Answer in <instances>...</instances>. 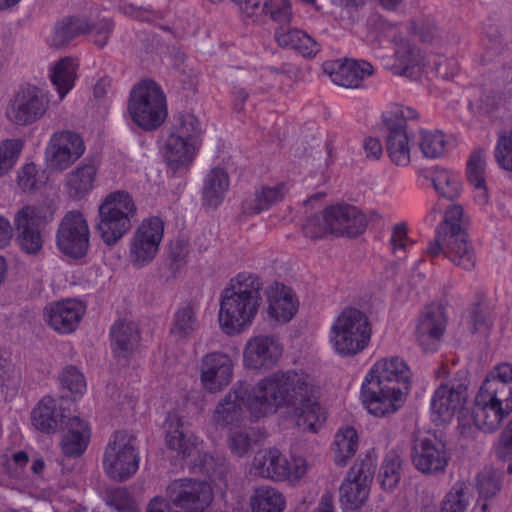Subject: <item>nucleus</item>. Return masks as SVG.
Segmentation results:
<instances>
[{"mask_svg": "<svg viewBox=\"0 0 512 512\" xmlns=\"http://www.w3.org/2000/svg\"><path fill=\"white\" fill-rule=\"evenodd\" d=\"M254 474L273 481H298L307 472L306 460L293 457L288 460L278 449L259 452L253 460Z\"/></svg>", "mask_w": 512, "mask_h": 512, "instance_id": "11", "label": "nucleus"}, {"mask_svg": "<svg viewBox=\"0 0 512 512\" xmlns=\"http://www.w3.org/2000/svg\"><path fill=\"white\" fill-rule=\"evenodd\" d=\"M418 175L430 180L436 193L442 197L453 200L462 193L461 174L453 169L435 165L420 169Z\"/></svg>", "mask_w": 512, "mask_h": 512, "instance_id": "28", "label": "nucleus"}, {"mask_svg": "<svg viewBox=\"0 0 512 512\" xmlns=\"http://www.w3.org/2000/svg\"><path fill=\"white\" fill-rule=\"evenodd\" d=\"M85 313L86 306L82 301L65 299L48 305L45 308L44 316L53 330L68 334L78 327Z\"/></svg>", "mask_w": 512, "mask_h": 512, "instance_id": "21", "label": "nucleus"}, {"mask_svg": "<svg viewBox=\"0 0 512 512\" xmlns=\"http://www.w3.org/2000/svg\"><path fill=\"white\" fill-rule=\"evenodd\" d=\"M486 153L482 149L474 150L466 164V176L470 184L485 181Z\"/></svg>", "mask_w": 512, "mask_h": 512, "instance_id": "58", "label": "nucleus"}, {"mask_svg": "<svg viewBox=\"0 0 512 512\" xmlns=\"http://www.w3.org/2000/svg\"><path fill=\"white\" fill-rule=\"evenodd\" d=\"M164 236V222L160 217L151 216L142 220L133 237L143 242L160 246Z\"/></svg>", "mask_w": 512, "mask_h": 512, "instance_id": "50", "label": "nucleus"}, {"mask_svg": "<svg viewBox=\"0 0 512 512\" xmlns=\"http://www.w3.org/2000/svg\"><path fill=\"white\" fill-rule=\"evenodd\" d=\"M50 207L45 205L26 206L15 216L14 222L18 231V243L28 254L38 253L43 244L40 226L52 217Z\"/></svg>", "mask_w": 512, "mask_h": 512, "instance_id": "18", "label": "nucleus"}, {"mask_svg": "<svg viewBox=\"0 0 512 512\" xmlns=\"http://www.w3.org/2000/svg\"><path fill=\"white\" fill-rule=\"evenodd\" d=\"M166 493L169 501L183 512H205L214 498L207 482L188 478L171 482Z\"/></svg>", "mask_w": 512, "mask_h": 512, "instance_id": "14", "label": "nucleus"}, {"mask_svg": "<svg viewBox=\"0 0 512 512\" xmlns=\"http://www.w3.org/2000/svg\"><path fill=\"white\" fill-rule=\"evenodd\" d=\"M196 328V315L191 306L177 310L170 329L169 341L180 344L191 338Z\"/></svg>", "mask_w": 512, "mask_h": 512, "instance_id": "42", "label": "nucleus"}, {"mask_svg": "<svg viewBox=\"0 0 512 512\" xmlns=\"http://www.w3.org/2000/svg\"><path fill=\"white\" fill-rule=\"evenodd\" d=\"M448 316L442 303H431L423 308L416 324V337L423 346L440 342L446 332Z\"/></svg>", "mask_w": 512, "mask_h": 512, "instance_id": "23", "label": "nucleus"}, {"mask_svg": "<svg viewBox=\"0 0 512 512\" xmlns=\"http://www.w3.org/2000/svg\"><path fill=\"white\" fill-rule=\"evenodd\" d=\"M279 355L280 354H244V365L247 369L265 372L278 364Z\"/></svg>", "mask_w": 512, "mask_h": 512, "instance_id": "63", "label": "nucleus"}, {"mask_svg": "<svg viewBox=\"0 0 512 512\" xmlns=\"http://www.w3.org/2000/svg\"><path fill=\"white\" fill-rule=\"evenodd\" d=\"M166 444L176 450L183 458L192 455L195 444L182 430V423L177 413H169L165 422Z\"/></svg>", "mask_w": 512, "mask_h": 512, "instance_id": "35", "label": "nucleus"}, {"mask_svg": "<svg viewBox=\"0 0 512 512\" xmlns=\"http://www.w3.org/2000/svg\"><path fill=\"white\" fill-rule=\"evenodd\" d=\"M414 241L408 234L407 225L404 222L397 223L393 226L390 236V246L394 253L405 252L412 247Z\"/></svg>", "mask_w": 512, "mask_h": 512, "instance_id": "64", "label": "nucleus"}, {"mask_svg": "<svg viewBox=\"0 0 512 512\" xmlns=\"http://www.w3.org/2000/svg\"><path fill=\"white\" fill-rule=\"evenodd\" d=\"M248 17L270 15L279 22L291 19V8L287 0H232Z\"/></svg>", "mask_w": 512, "mask_h": 512, "instance_id": "30", "label": "nucleus"}, {"mask_svg": "<svg viewBox=\"0 0 512 512\" xmlns=\"http://www.w3.org/2000/svg\"><path fill=\"white\" fill-rule=\"evenodd\" d=\"M201 469L212 478L226 480L229 464L223 457L204 454L201 458Z\"/></svg>", "mask_w": 512, "mask_h": 512, "instance_id": "61", "label": "nucleus"}, {"mask_svg": "<svg viewBox=\"0 0 512 512\" xmlns=\"http://www.w3.org/2000/svg\"><path fill=\"white\" fill-rule=\"evenodd\" d=\"M476 485L481 497H494L500 490V475L493 469H485L478 474Z\"/></svg>", "mask_w": 512, "mask_h": 512, "instance_id": "59", "label": "nucleus"}, {"mask_svg": "<svg viewBox=\"0 0 512 512\" xmlns=\"http://www.w3.org/2000/svg\"><path fill=\"white\" fill-rule=\"evenodd\" d=\"M442 232V239L449 245L448 259L456 266L471 270L476 264V255L466 230L463 227V217L457 221L455 230L447 236Z\"/></svg>", "mask_w": 512, "mask_h": 512, "instance_id": "27", "label": "nucleus"}, {"mask_svg": "<svg viewBox=\"0 0 512 512\" xmlns=\"http://www.w3.org/2000/svg\"><path fill=\"white\" fill-rule=\"evenodd\" d=\"M450 455L446 444L436 435H416L413 439L411 460L415 468L427 475L445 471Z\"/></svg>", "mask_w": 512, "mask_h": 512, "instance_id": "15", "label": "nucleus"}, {"mask_svg": "<svg viewBox=\"0 0 512 512\" xmlns=\"http://www.w3.org/2000/svg\"><path fill=\"white\" fill-rule=\"evenodd\" d=\"M417 141L423 156L429 159L443 156L448 145V137L437 130H420Z\"/></svg>", "mask_w": 512, "mask_h": 512, "instance_id": "47", "label": "nucleus"}, {"mask_svg": "<svg viewBox=\"0 0 512 512\" xmlns=\"http://www.w3.org/2000/svg\"><path fill=\"white\" fill-rule=\"evenodd\" d=\"M317 393L318 387L308 374L276 372L257 383L250 409L257 416H267L281 407H292L297 426L316 432L327 418Z\"/></svg>", "mask_w": 512, "mask_h": 512, "instance_id": "1", "label": "nucleus"}, {"mask_svg": "<svg viewBox=\"0 0 512 512\" xmlns=\"http://www.w3.org/2000/svg\"><path fill=\"white\" fill-rule=\"evenodd\" d=\"M106 503L117 512H137L134 500L125 488L110 491L107 494Z\"/></svg>", "mask_w": 512, "mask_h": 512, "instance_id": "62", "label": "nucleus"}, {"mask_svg": "<svg viewBox=\"0 0 512 512\" xmlns=\"http://www.w3.org/2000/svg\"><path fill=\"white\" fill-rule=\"evenodd\" d=\"M494 157L500 168L512 172V128L499 133L494 147Z\"/></svg>", "mask_w": 512, "mask_h": 512, "instance_id": "56", "label": "nucleus"}, {"mask_svg": "<svg viewBox=\"0 0 512 512\" xmlns=\"http://www.w3.org/2000/svg\"><path fill=\"white\" fill-rule=\"evenodd\" d=\"M261 283L250 272L233 277L221 294L218 323L221 331L229 336L247 331L255 321L261 303Z\"/></svg>", "mask_w": 512, "mask_h": 512, "instance_id": "3", "label": "nucleus"}, {"mask_svg": "<svg viewBox=\"0 0 512 512\" xmlns=\"http://www.w3.org/2000/svg\"><path fill=\"white\" fill-rule=\"evenodd\" d=\"M136 215V205L126 191H114L107 194L99 205L98 231L103 241L114 244L131 228Z\"/></svg>", "mask_w": 512, "mask_h": 512, "instance_id": "7", "label": "nucleus"}, {"mask_svg": "<svg viewBox=\"0 0 512 512\" xmlns=\"http://www.w3.org/2000/svg\"><path fill=\"white\" fill-rule=\"evenodd\" d=\"M477 394L488 402L500 406L506 410V413L512 412V383L505 384L499 380L487 378Z\"/></svg>", "mask_w": 512, "mask_h": 512, "instance_id": "41", "label": "nucleus"}, {"mask_svg": "<svg viewBox=\"0 0 512 512\" xmlns=\"http://www.w3.org/2000/svg\"><path fill=\"white\" fill-rule=\"evenodd\" d=\"M277 43L282 47H287L298 51L304 57L315 55L319 51L318 43L307 33L298 29L283 28L275 33Z\"/></svg>", "mask_w": 512, "mask_h": 512, "instance_id": "36", "label": "nucleus"}, {"mask_svg": "<svg viewBox=\"0 0 512 512\" xmlns=\"http://www.w3.org/2000/svg\"><path fill=\"white\" fill-rule=\"evenodd\" d=\"M251 507L253 512H282L285 498L277 489L261 486L255 489L251 497Z\"/></svg>", "mask_w": 512, "mask_h": 512, "instance_id": "44", "label": "nucleus"}, {"mask_svg": "<svg viewBox=\"0 0 512 512\" xmlns=\"http://www.w3.org/2000/svg\"><path fill=\"white\" fill-rule=\"evenodd\" d=\"M256 442V433L252 428L231 431L227 439L230 451L238 457L248 454Z\"/></svg>", "mask_w": 512, "mask_h": 512, "instance_id": "53", "label": "nucleus"}, {"mask_svg": "<svg viewBox=\"0 0 512 512\" xmlns=\"http://www.w3.org/2000/svg\"><path fill=\"white\" fill-rule=\"evenodd\" d=\"M233 376V363L228 354H205L201 364V381L210 392L228 386Z\"/></svg>", "mask_w": 512, "mask_h": 512, "instance_id": "25", "label": "nucleus"}, {"mask_svg": "<svg viewBox=\"0 0 512 512\" xmlns=\"http://www.w3.org/2000/svg\"><path fill=\"white\" fill-rule=\"evenodd\" d=\"M97 168L93 164H84L71 172L66 179V190L71 198L80 199L94 188Z\"/></svg>", "mask_w": 512, "mask_h": 512, "instance_id": "38", "label": "nucleus"}, {"mask_svg": "<svg viewBox=\"0 0 512 512\" xmlns=\"http://www.w3.org/2000/svg\"><path fill=\"white\" fill-rule=\"evenodd\" d=\"M266 313L276 323L290 322L299 308V301L293 290L283 284L275 283L265 290Z\"/></svg>", "mask_w": 512, "mask_h": 512, "instance_id": "24", "label": "nucleus"}, {"mask_svg": "<svg viewBox=\"0 0 512 512\" xmlns=\"http://www.w3.org/2000/svg\"><path fill=\"white\" fill-rule=\"evenodd\" d=\"M49 107L48 93L34 85L19 88L9 101L5 115L17 125H29L42 118Z\"/></svg>", "mask_w": 512, "mask_h": 512, "instance_id": "12", "label": "nucleus"}, {"mask_svg": "<svg viewBox=\"0 0 512 512\" xmlns=\"http://www.w3.org/2000/svg\"><path fill=\"white\" fill-rule=\"evenodd\" d=\"M371 334L368 317L357 308L346 307L332 321L329 342L335 352H362Z\"/></svg>", "mask_w": 512, "mask_h": 512, "instance_id": "6", "label": "nucleus"}, {"mask_svg": "<svg viewBox=\"0 0 512 512\" xmlns=\"http://www.w3.org/2000/svg\"><path fill=\"white\" fill-rule=\"evenodd\" d=\"M139 461L136 436L126 430L115 431L103 455L107 476L115 481H126L137 472Z\"/></svg>", "mask_w": 512, "mask_h": 512, "instance_id": "10", "label": "nucleus"}, {"mask_svg": "<svg viewBox=\"0 0 512 512\" xmlns=\"http://www.w3.org/2000/svg\"><path fill=\"white\" fill-rule=\"evenodd\" d=\"M369 495V488L361 485L357 481L346 479L340 487V501L345 509H358L360 508Z\"/></svg>", "mask_w": 512, "mask_h": 512, "instance_id": "49", "label": "nucleus"}, {"mask_svg": "<svg viewBox=\"0 0 512 512\" xmlns=\"http://www.w3.org/2000/svg\"><path fill=\"white\" fill-rule=\"evenodd\" d=\"M284 186L262 187L257 190L254 197L245 200L243 210L247 214H258L268 210L274 203L282 199Z\"/></svg>", "mask_w": 512, "mask_h": 512, "instance_id": "45", "label": "nucleus"}, {"mask_svg": "<svg viewBox=\"0 0 512 512\" xmlns=\"http://www.w3.org/2000/svg\"><path fill=\"white\" fill-rule=\"evenodd\" d=\"M424 57L420 52L412 48L409 44L398 48L395 53L394 63L391 70L395 74L403 75L418 80L422 74L434 72L444 79L452 78L458 71V64L454 59L439 58L434 68H426Z\"/></svg>", "mask_w": 512, "mask_h": 512, "instance_id": "13", "label": "nucleus"}, {"mask_svg": "<svg viewBox=\"0 0 512 512\" xmlns=\"http://www.w3.org/2000/svg\"><path fill=\"white\" fill-rule=\"evenodd\" d=\"M67 434L61 442L62 451L69 457H78L84 453L89 441V428L79 417L69 418Z\"/></svg>", "mask_w": 512, "mask_h": 512, "instance_id": "34", "label": "nucleus"}, {"mask_svg": "<svg viewBox=\"0 0 512 512\" xmlns=\"http://www.w3.org/2000/svg\"><path fill=\"white\" fill-rule=\"evenodd\" d=\"M127 111L137 127L156 130L168 116L166 97L157 83L143 80L131 90Z\"/></svg>", "mask_w": 512, "mask_h": 512, "instance_id": "5", "label": "nucleus"}, {"mask_svg": "<svg viewBox=\"0 0 512 512\" xmlns=\"http://www.w3.org/2000/svg\"><path fill=\"white\" fill-rule=\"evenodd\" d=\"M78 67V62L71 57L61 58L50 67L49 78L59 95L60 101L73 89Z\"/></svg>", "mask_w": 512, "mask_h": 512, "instance_id": "33", "label": "nucleus"}, {"mask_svg": "<svg viewBox=\"0 0 512 512\" xmlns=\"http://www.w3.org/2000/svg\"><path fill=\"white\" fill-rule=\"evenodd\" d=\"M159 248L132 237L129 246V259L134 267L142 268L151 263Z\"/></svg>", "mask_w": 512, "mask_h": 512, "instance_id": "54", "label": "nucleus"}, {"mask_svg": "<svg viewBox=\"0 0 512 512\" xmlns=\"http://www.w3.org/2000/svg\"><path fill=\"white\" fill-rule=\"evenodd\" d=\"M257 384L251 391L243 385L235 386L216 406L213 419L219 426L225 427L240 422L244 416V407L250 412L254 418H262L263 416L255 415L250 409V403L254 399V392Z\"/></svg>", "mask_w": 512, "mask_h": 512, "instance_id": "20", "label": "nucleus"}, {"mask_svg": "<svg viewBox=\"0 0 512 512\" xmlns=\"http://www.w3.org/2000/svg\"><path fill=\"white\" fill-rule=\"evenodd\" d=\"M402 473V459L394 452H389L380 468L378 479L381 487L385 490L394 489L401 478Z\"/></svg>", "mask_w": 512, "mask_h": 512, "instance_id": "48", "label": "nucleus"}, {"mask_svg": "<svg viewBox=\"0 0 512 512\" xmlns=\"http://www.w3.org/2000/svg\"><path fill=\"white\" fill-rule=\"evenodd\" d=\"M47 175L34 163H26L17 174V185L24 192H32L41 188L47 182Z\"/></svg>", "mask_w": 512, "mask_h": 512, "instance_id": "51", "label": "nucleus"}, {"mask_svg": "<svg viewBox=\"0 0 512 512\" xmlns=\"http://www.w3.org/2000/svg\"><path fill=\"white\" fill-rule=\"evenodd\" d=\"M364 215L354 206L333 205L319 216L307 220L303 227L306 237L321 238L328 233L354 237L365 230Z\"/></svg>", "mask_w": 512, "mask_h": 512, "instance_id": "8", "label": "nucleus"}, {"mask_svg": "<svg viewBox=\"0 0 512 512\" xmlns=\"http://www.w3.org/2000/svg\"><path fill=\"white\" fill-rule=\"evenodd\" d=\"M23 147L24 141L19 138L5 139L0 142V177L16 165Z\"/></svg>", "mask_w": 512, "mask_h": 512, "instance_id": "52", "label": "nucleus"}, {"mask_svg": "<svg viewBox=\"0 0 512 512\" xmlns=\"http://www.w3.org/2000/svg\"><path fill=\"white\" fill-rule=\"evenodd\" d=\"M463 217V209L461 206L452 205L450 206L444 216V221L437 228L436 239L429 243L426 252L429 256L436 257L441 253H444L448 258L449 245L442 239V232L447 236L452 234L455 230L457 221Z\"/></svg>", "mask_w": 512, "mask_h": 512, "instance_id": "39", "label": "nucleus"}, {"mask_svg": "<svg viewBox=\"0 0 512 512\" xmlns=\"http://www.w3.org/2000/svg\"><path fill=\"white\" fill-rule=\"evenodd\" d=\"M206 124L194 114H182L173 119L159 141V155L168 172L183 177L192 166L203 143Z\"/></svg>", "mask_w": 512, "mask_h": 512, "instance_id": "4", "label": "nucleus"}, {"mask_svg": "<svg viewBox=\"0 0 512 512\" xmlns=\"http://www.w3.org/2000/svg\"><path fill=\"white\" fill-rule=\"evenodd\" d=\"M510 413L500 406L488 402L478 394L475 397L472 409V419L477 428L484 432H493L497 430L503 419L508 417Z\"/></svg>", "mask_w": 512, "mask_h": 512, "instance_id": "32", "label": "nucleus"}, {"mask_svg": "<svg viewBox=\"0 0 512 512\" xmlns=\"http://www.w3.org/2000/svg\"><path fill=\"white\" fill-rule=\"evenodd\" d=\"M324 71L336 85L345 88H357L365 78L372 74L373 68L366 61L347 59L343 62H326Z\"/></svg>", "mask_w": 512, "mask_h": 512, "instance_id": "26", "label": "nucleus"}, {"mask_svg": "<svg viewBox=\"0 0 512 512\" xmlns=\"http://www.w3.org/2000/svg\"><path fill=\"white\" fill-rule=\"evenodd\" d=\"M89 226L81 212L70 211L62 219L57 231V247L68 257L81 258L89 247Z\"/></svg>", "mask_w": 512, "mask_h": 512, "instance_id": "17", "label": "nucleus"}, {"mask_svg": "<svg viewBox=\"0 0 512 512\" xmlns=\"http://www.w3.org/2000/svg\"><path fill=\"white\" fill-rule=\"evenodd\" d=\"M110 336L112 348L121 352L136 348L140 338L136 324L127 320L115 322L111 328Z\"/></svg>", "mask_w": 512, "mask_h": 512, "instance_id": "43", "label": "nucleus"}, {"mask_svg": "<svg viewBox=\"0 0 512 512\" xmlns=\"http://www.w3.org/2000/svg\"><path fill=\"white\" fill-rule=\"evenodd\" d=\"M111 31L112 23L109 20H101L90 26L83 17H67L55 24L49 41L52 46L60 47L80 34L89 33L93 42L102 47L107 43Z\"/></svg>", "mask_w": 512, "mask_h": 512, "instance_id": "19", "label": "nucleus"}, {"mask_svg": "<svg viewBox=\"0 0 512 512\" xmlns=\"http://www.w3.org/2000/svg\"><path fill=\"white\" fill-rule=\"evenodd\" d=\"M85 152L82 137L70 130L53 133L45 149L47 168L63 171L73 165Z\"/></svg>", "mask_w": 512, "mask_h": 512, "instance_id": "16", "label": "nucleus"}, {"mask_svg": "<svg viewBox=\"0 0 512 512\" xmlns=\"http://www.w3.org/2000/svg\"><path fill=\"white\" fill-rule=\"evenodd\" d=\"M277 43L282 47H287L298 51L304 57L315 55L319 51L318 43L307 33L298 29L283 28L275 33Z\"/></svg>", "mask_w": 512, "mask_h": 512, "instance_id": "37", "label": "nucleus"}, {"mask_svg": "<svg viewBox=\"0 0 512 512\" xmlns=\"http://www.w3.org/2000/svg\"><path fill=\"white\" fill-rule=\"evenodd\" d=\"M375 470V460L371 456H365L352 466L347 473V478L357 481L361 485L365 484V487L370 489Z\"/></svg>", "mask_w": 512, "mask_h": 512, "instance_id": "57", "label": "nucleus"}, {"mask_svg": "<svg viewBox=\"0 0 512 512\" xmlns=\"http://www.w3.org/2000/svg\"><path fill=\"white\" fill-rule=\"evenodd\" d=\"M411 371L399 356L383 358L365 377L361 388L362 402L369 413L383 417L400 407L403 392L410 383Z\"/></svg>", "mask_w": 512, "mask_h": 512, "instance_id": "2", "label": "nucleus"}, {"mask_svg": "<svg viewBox=\"0 0 512 512\" xmlns=\"http://www.w3.org/2000/svg\"><path fill=\"white\" fill-rule=\"evenodd\" d=\"M279 337L271 334H259L249 339L245 352H276L282 350Z\"/></svg>", "mask_w": 512, "mask_h": 512, "instance_id": "60", "label": "nucleus"}, {"mask_svg": "<svg viewBox=\"0 0 512 512\" xmlns=\"http://www.w3.org/2000/svg\"><path fill=\"white\" fill-rule=\"evenodd\" d=\"M417 117L415 109L402 105H395L383 113L387 130L386 150L390 161L396 166L406 167L411 162L414 142L407 133L406 121Z\"/></svg>", "mask_w": 512, "mask_h": 512, "instance_id": "9", "label": "nucleus"}, {"mask_svg": "<svg viewBox=\"0 0 512 512\" xmlns=\"http://www.w3.org/2000/svg\"><path fill=\"white\" fill-rule=\"evenodd\" d=\"M358 449V435L353 427L339 430L332 445L334 461L339 466L347 465Z\"/></svg>", "mask_w": 512, "mask_h": 512, "instance_id": "40", "label": "nucleus"}, {"mask_svg": "<svg viewBox=\"0 0 512 512\" xmlns=\"http://www.w3.org/2000/svg\"><path fill=\"white\" fill-rule=\"evenodd\" d=\"M468 398L467 387L463 384H441L431 399V411L434 421L450 422L456 413L464 407Z\"/></svg>", "mask_w": 512, "mask_h": 512, "instance_id": "22", "label": "nucleus"}, {"mask_svg": "<svg viewBox=\"0 0 512 512\" xmlns=\"http://www.w3.org/2000/svg\"><path fill=\"white\" fill-rule=\"evenodd\" d=\"M469 503L468 487L464 482H456L446 495L441 512H465Z\"/></svg>", "mask_w": 512, "mask_h": 512, "instance_id": "55", "label": "nucleus"}, {"mask_svg": "<svg viewBox=\"0 0 512 512\" xmlns=\"http://www.w3.org/2000/svg\"><path fill=\"white\" fill-rule=\"evenodd\" d=\"M32 424L41 432L51 434L66 426L69 418L64 415L62 407L50 397H43L31 413Z\"/></svg>", "mask_w": 512, "mask_h": 512, "instance_id": "29", "label": "nucleus"}, {"mask_svg": "<svg viewBox=\"0 0 512 512\" xmlns=\"http://www.w3.org/2000/svg\"><path fill=\"white\" fill-rule=\"evenodd\" d=\"M230 181L227 172L222 168H212L203 181L202 202L208 208L219 207L229 190Z\"/></svg>", "mask_w": 512, "mask_h": 512, "instance_id": "31", "label": "nucleus"}, {"mask_svg": "<svg viewBox=\"0 0 512 512\" xmlns=\"http://www.w3.org/2000/svg\"><path fill=\"white\" fill-rule=\"evenodd\" d=\"M168 16L167 13L164 15L162 12L150 8H139L135 12V17L143 21L154 22L162 29L173 33L176 37L182 38L194 34V31L190 28V24L183 19H176L171 26L162 22L163 19Z\"/></svg>", "mask_w": 512, "mask_h": 512, "instance_id": "46", "label": "nucleus"}]
</instances>
